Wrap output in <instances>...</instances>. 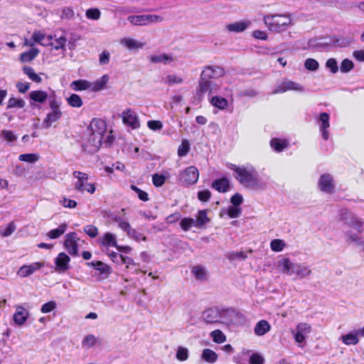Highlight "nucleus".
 Returning <instances> with one entry per match:
<instances>
[{
  "mask_svg": "<svg viewBox=\"0 0 364 364\" xmlns=\"http://www.w3.org/2000/svg\"><path fill=\"white\" fill-rule=\"evenodd\" d=\"M214 85L215 84L211 80L201 78L200 77L198 85L196 90V95L198 102L202 101L204 94L207 92L210 94L212 92Z\"/></svg>",
  "mask_w": 364,
  "mask_h": 364,
  "instance_id": "nucleus-11",
  "label": "nucleus"
},
{
  "mask_svg": "<svg viewBox=\"0 0 364 364\" xmlns=\"http://www.w3.org/2000/svg\"><path fill=\"white\" fill-rule=\"evenodd\" d=\"M218 308H210L203 311L201 318L208 324H219L220 312Z\"/></svg>",
  "mask_w": 364,
  "mask_h": 364,
  "instance_id": "nucleus-13",
  "label": "nucleus"
},
{
  "mask_svg": "<svg viewBox=\"0 0 364 364\" xmlns=\"http://www.w3.org/2000/svg\"><path fill=\"white\" fill-rule=\"evenodd\" d=\"M247 28V23L244 21H238L233 23H230L227 26L229 31L240 33L242 32Z\"/></svg>",
  "mask_w": 364,
  "mask_h": 364,
  "instance_id": "nucleus-39",
  "label": "nucleus"
},
{
  "mask_svg": "<svg viewBox=\"0 0 364 364\" xmlns=\"http://www.w3.org/2000/svg\"><path fill=\"white\" fill-rule=\"evenodd\" d=\"M232 311V309H220L219 324H223L228 326Z\"/></svg>",
  "mask_w": 364,
  "mask_h": 364,
  "instance_id": "nucleus-35",
  "label": "nucleus"
},
{
  "mask_svg": "<svg viewBox=\"0 0 364 364\" xmlns=\"http://www.w3.org/2000/svg\"><path fill=\"white\" fill-rule=\"evenodd\" d=\"M100 240V244L105 247H117L116 235L111 232L105 233Z\"/></svg>",
  "mask_w": 364,
  "mask_h": 364,
  "instance_id": "nucleus-28",
  "label": "nucleus"
},
{
  "mask_svg": "<svg viewBox=\"0 0 364 364\" xmlns=\"http://www.w3.org/2000/svg\"><path fill=\"white\" fill-rule=\"evenodd\" d=\"M39 54V50L36 48H32L28 51L21 53L19 60L21 63H30L33 61Z\"/></svg>",
  "mask_w": 364,
  "mask_h": 364,
  "instance_id": "nucleus-27",
  "label": "nucleus"
},
{
  "mask_svg": "<svg viewBox=\"0 0 364 364\" xmlns=\"http://www.w3.org/2000/svg\"><path fill=\"white\" fill-rule=\"evenodd\" d=\"M250 364H264V358L259 353H252L250 357Z\"/></svg>",
  "mask_w": 364,
  "mask_h": 364,
  "instance_id": "nucleus-61",
  "label": "nucleus"
},
{
  "mask_svg": "<svg viewBox=\"0 0 364 364\" xmlns=\"http://www.w3.org/2000/svg\"><path fill=\"white\" fill-rule=\"evenodd\" d=\"M57 306L56 302L51 301L44 304L41 309V311L43 314H47L54 310Z\"/></svg>",
  "mask_w": 364,
  "mask_h": 364,
  "instance_id": "nucleus-63",
  "label": "nucleus"
},
{
  "mask_svg": "<svg viewBox=\"0 0 364 364\" xmlns=\"http://www.w3.org/2000/svg\"><path fill=\"white\" fill-rule=\"evenodd\" d=\"M29 97L31 100L42 104L48 99V93L43 90H33L30 92Z\"/></svg>",
  "mask_w": 364,
  "mask_h": 364,
  "instance_id": "nucleus-31",
  "label": "nucleus"
},
{
  "mask_svg": "<svg viewBox=\"0 0 364 364\" xmlns=\"http://www.w3.org/2000/svg\"><path fill=\"white\" fill-rule=\"evenodd\" d=\"M122 122L124 125L130 127L132 129L140 127V122L137 114L134 110L127 108L121 114Z\"/></svg>",
  "mask_w": 364,
  "mask_h": 364,
  "instance_id": "nucleus-8",
  "label": "nucleus"
},
{
  "mask_svg": "<svg viewBox=\"0 0 364 364\" xmlns=\"http://www.w3.org/2000/svg\"><path fill=\"white\" fill-rule=\"evenodd\" d=\"M70 87L75 91H83L86 90H90V82L86 80H77L73 81Z\"/></svg>",
  "mask_w": 364,
  "mask_h": 364,
  "instance_id": "nucleus-32",
  "label": "nucleus"
},
{
  "mask_svg": "<svg viewBox=\"0 0 364 364\" xmlns=\"http://www.w3.org/2000/svg\"><path fill=\"white\" fill-rule=\"evenodd\" d=\"M230 186V181L226 177H223L213 181L211 187L220 193H226Z\"/></svg>",
  "mask_w": 364,
  "mask_h": 364,
  "instance_id": "nucleus-21",
  "label": "nucleus"
},
{
  "mask_svg": "<svg viewBox=\"0 0 364 364\" xmlns=\"http://www.w3.org/2000/svg\"><path fill=\"white\" fill-rule=\"evenodd\" d=\"M87 265L92 267L95 270L98 271L102 276V279L108 277L111 273V267L101 261H92L87 262Z\"/></svg>",
  "mask_w": 364,
  "mask_h": 364,
  "instance_id": "nucleus-15",
  "label": "nucleus"
},
{
  "mask_svg": "<svg viewBox=\"0 0 364 364\" xmlns=\"http://www.w3.org/2000/svg\"><path fill=\"white\" fill-rule=\"evenodd\" d=\"M227 258L231 261L236 259L243 260L247 258V255L243 251L231 252L228 254Z\"/></svg>",
  "mask_w": 364,
  "mask_h": 364,
  "instance_id": "nucleus-50",
  "label": "nucleus"
},
{
  "mask_svg": "<svg viewBox=\"0 0 364 364\" xmlns=\"http://www.w3.org/2000/svg\"><path fill=\"white\" fill-rule=\"evenodd\" d=\"M89 141L95 148H99L107 131V124L101 119H92L89 126Z\"/></svg>",
  "mask_w": 364,
  "mask_h": 364,
  "instance_id": "nucleus-3",
  "label": "nucleus"
},
{
  "mask_svg": "<svg viewBox=\"0 0 364 364\" xmlns=\"http://www.w3.org/2000/svg\"><path fill=\"white\" fill-rule=\"evenodd\" d=\"M304 66L309 70L315 71L318 69L319 64L315 59L308 58L305 60Z\"/></svg>",
  "mask_w": 364,
  "mask_h": 364,
  "instance_id": "nucleus-55",
  "label": "nucleus"
},
{
  "mask_svg": "<svg viewBox=\"0 0 364 364\" xmlns=\"http://www.w3.org/2000/svg\"><path fill=\"white\" fill-rule=\"evenodd\" d=\"M61 102L56 98H50L49 100V107L50 111L46 114L43 119V124L44 127L49 128L53 123L58 122L63 116L60 109Z\"/></svg>",
  "mask_w": 364,
  "mask_h": 364,
  "instance_id": "nucleus-5",
  "label": "nucleus"
},
{
  "mask_svg": "<svg viewBox=\"0 0 364 364\" xmlns=\"http://www.w3.org/2000/svg\"><path fill=\"white\" fill-rule=\"evenodd\" d=\"M341 220L344 222V225L352 227L360 233L363 232V223L360 219L357 218L353 213L348 210H342L340 213Z\"/></svg>",
  "mask_w": 364,
  "mask_h": 364,
  "instance_id": "nucleus-6",
  "label": "nucleus"
},
{
  "mask_svg": "<svg viewBox=\"0 0 364 364\" xmlns=\"http://www.w3.org/2000/svg\"><path fill=\"white\" fill-rule=\"evenodd\" d=\"M285 245V242L280 239H274L270 243V247L274 252H281Z\"/></svg>",
  "mask_w": 364,
  "mask_h": 364,
  "instance_id": "nucleus-48",
  "label": "nucleus"
},
{
  "mask_svg": "<svg viewBox=\"0 0 364 364\" xmlns=\"http://www.w3.org/2000/svg\"><path fill=\"white\" fill-rule=\"evenodd\" d=\"M311 331V326L307 323H299L297 324L296 329L291 331L294 340L299 344L305 343V340Z\"/></svg>",
  "mask_w": 364,
  "mask_h": 364,
  "instance_id": "nucleus-9",
  "label": "nucleus"
},
{
  "mask_svg": "<svg viewBox=\"0 0 364 364\" xmlns=\"http://www.w3.org/2000/svg\"><path fill=\"white\" fill-rule=\"evenodd\" d=\"M269 144L276 152H282L289 146V141L287 139L274 137L270 140Z\"/></svg>",
  "mask_w": 364,
  "mask_h": 364,
  "instance_id": "nucleus-19",
  "label": "nucleus"
},
{
  "mask_svg": "<svg viewBox=\"0 0 364 364\" xmlns=\"http://www.w3.org/2000/svg\"><path fill=\"white\" fill-rule=\"evenodd\" d=\"M199 177V172L196 167L189 166L180 174V181L185 186L195 184Z\"/></svg>",
  "mask_w": 364,
  "mask_h": 364,
  "instance_id": "nucleus-7",
  "label": "nucleus"
},
{
  "mask_svg": "<svg viewBox=\"0 0 364 364\" xmlns=\"http://www.w3.org/2000/svg\"><path fill=\"white\" fill-rule=\"evenodd\" d=\"M263 20L268 29L274 33L284 31L291 25V19L289 15H264Z\"/></svg>",
  "mask_w": 364,
  "mask_h": 364,
  "instance_id": "nucleus-2",
  "label": "nucleus"
},
{
  "mask_svg": "<svg viewBox=\"0 0 364 364\" xmlns=\"http://www.w3.org/2000/svg\"><path fill=\"white\" fill-rule=\"evenodd\" d=\"M149 60L151 63H162L164 64H167L168 63H171L173 60L172 57L167 54H163L159 55H151L149 57Z\"/></svg>",
  "mask_w": 364,
  "mask_h": 364,
  "instance_id": "nucleus-42",
  "label": "nucleus"
},
{
  "mask_svg": "<svg viewBox=\"0 0 364 364\" xmlns=\"http://www.w3.org/2000/svg\"><path fill=\"white\" fill-rule=\"evenodd\" d=\"M228 166L233 171V176L244 187L252 190H262L267 186V182L261 178L256 168L251 166H237L228 164Z\"/></svg>",
  "mask_w": 364,
  "mask_h": 364,
  "instance_id": "nucleus-1",
  "label": "nucleus"
},
{
  "mask_svg": "<svg viewBox=\"0 0 364 364\" xmlns=\"http://www.w3.org/2000/svg\"><path fill=\"white\" fill-rule=\"evenodd\" d=\"M201 358L207 363H213L218 360V355L214 350L205 348L202 352Z\"/></svg>",
  "mask_w": 364,
  "mask_h": 364,
  "instance_id": "nucleus-36",
  "label": "nucleus"
},
{
  "mask_svg": "<svg viewBox=\"0 0 364 364\" xmlns=\"http://www.w3.org/2000/svg\"><path fill=\"white\" fill-rule=\"evenodd\" d=\"M211 192L209 190H203L198 192V198L201 202H207L211 197Z\"/></svg>",
  "mask_w": 364,
  "mask_h": 364,
  "instance_id": "nucleus-62",
  "label": "nucleus"
},
{
  "mask_svg": "<svg viewBox=\"0 0 364 364\" xmlns=\"http://www.w3.org/2000/svg\"><path fill=\"white\" fill-rule=\"evenodd\" d=\"M114 221L118 223L119 227L123 231L126 232L127 235L129 232H130V230L132 228L128 222L122 220L119 217H116L114 218Z\"/></svg>",
  "mask_w": 364,
  "mask_h": 364,
  "instance_id": "nucleus-57",
  "label": "nucleus"
},
{
  "mask_svg": "<svg viewBox=\"0 0 364 364\" xmlns=\"http://www.w3.org/2000/svg\"><path fill=\"white\" fill-rule=\"evenodd\" d=\"M127 235L129 237H131L138 242L140 240H143V241L146 240V236H144L142 233L138 232L136 230H135L134 228L131 229L130 232H129Z\"/></svg>",
  "mask_w": 364,
  "mask_h": 364,
  "instance_id": "nucleus-59",
  "label": "nucleus"
},
{
  "mask_svg": "<svg viewBox=\"0 0 364 364\" xmlns=\"http://www.w3.org/2000/svg\"><path fill=\"white\" fill-rule=\"evenodd\" d=\"M176 358L180 361H185L188 358V350L187 348L178 346L176 350Z\"/></svg>",
  "mask_w": 364,
  "mask_h": 364,
  "instance_id": "nucleus-47",
  "label": "nucleus"
},
{
  "mask_svg": "<svg viewBox=\"0 0 364 364\" xmlns=\"http://www.w3.org/2000/svg\"><path fill=\"white\" fill-rule=\"evenodd\" d=\"M43 267L44 263L38 262H33L28 265H23L18 269L17 274L21 277H26Z\"/></svg>",
  "mask_w": 364,
  "mask_h": 364,
  "instance_id": "nucleus-14",
  "label": "nucleus"
},
{
  "mask_svg": "<svg viewBox=\"0 0 364 364\" xmlns=\"http://www.w3.org/2000/svg\"><path fill=\"white\" fill-rule=\"evenodd\" d=\"M354 68V64L352 60L346 58L341 64L340 70L342 73H348Z\"/></svg>",
  "mask_w": 364,
  "mask_h": 364,
  "instance_id": "nucleus-51",
  "label": "nucleus"
},
{
  "mask_svg": "<svg viewBox=\"0 0 364 364\" xmlns=\"http://www.w3.org/2000/svg\"><path fill=\"white\" fill-rule=\"evenodd\" d=\"M68 104L72 107L79 108L82 106V100L80 95L73 93L67 98Z\"/></svg>",
  "mask_w": 364,
  "mask_h": 364,
  "instance_id": "nucleus-40",
  "label": "nucleus"
},
{
  "mask_svg": "<svg viewBox=\"0 0 364 364\" xmlns=\"http://www.w3.org/2000/svg\"><path fill=\"white\" fill-rule=\"evenodd\" d=\"M64 246L71 255H77L78 245L77 243V234L75 232H69L65 235Z\"/></svg>",
  "mask_w": 364,
  "mask_h": 364,
  "instance_id": "nucleus-12",
  "label": "nucleus"
},
{
  "mask_svg": "<svg viewBox=\"0 0 364 364\" xmlns=\"http://www.w3.org/2000/svg\"><path fill=\"white\" fill-rule=\"evenodd\" d=\"M210 218L207 216V210H200L198 212L196 220H195V227L198 228L204 226L210 222Z\"/></svg>",
  "mask_w": 364,
  "mask_h": 364,
  "instance_id": "nucleus-30",
  "label": "nucleus"
},
{
  "mask_svg": "<svg viewBox=\"0 0 364 364\" xmlns=\"http://www.w3.org/2000/svg\"><path fill=\"white\" fill-rule=\"evenodd\" d=\"M271 330V325L266 320L259 321L255 328L254 333L258 336H262L268 333Z\"/></svg>",
  "mask_w": 364,
  "mask_h": 364,
  "instance_id": "nucleus-25",
  "label": "nucleus"
},
{
  "mask_svg": "<svg viewBox=\"0 0 364 364\" xmlns=\"http://www.w3.org/2000/svg\"><path fill=\"white\" fill-rule=\"evenodd\" d=\"M100 340L92 334L87 335L82 341V346L84 348H90L95 345L100 343Z\"/></svg>",
  "mask_w": 364,
  "mask_h": 364,
  "instance_id": "nucleus-33",
  "label": "nucleus"
},
{
  "mask_svg": "<svg viewBox=\"0 0 364 364\" xmlns=\"http://www.w3.org/2000/svg\"><path fill=\"white\" fill-rule=\"evenodd\" d=\"M190 150L189 141L183 139L178 149V155L180 157L186 156Z\"/></svg>",
  "mask_w": 364,
  "mask_h": 364,
  "instance_id": "nucleus-49",
  "label": "nucleus"
},
{
  "mask_svg": "<svg viewBox=\"0 0 364 364\" xmlns=\"http://www.w3.org/2000/svg\"><path fill=\"white\" fill-rule=\"evenodd\" d=\"M122 43L129 50L138 49L144 46L143 43L132 38H124L122 40Z\"/></svg>",
  "mask_w": 364,
  "mask_h": 364,
  "instance_id": "nucleus-43",
  "label": "nucleus"
},
{
  "mask_svg": "<svg viewBox=\"0 0 364 364\" xmlns=\"http://www.w3.org/2000/svg\"><path fill=\"white\" fill-rule=\"evenodd\" d=\"M84 232L92 238L97 237L98 235L97 228L92 225L85 226Z\"/></svg>",
  "mask_w": 364,
  "mask_h": 364,
  "instance_id": "nucleus-60",
  "label": "nucleus"
},
{
  "mask_svg": "<svg viewBox=\"0 0 364 364\" xmlns=\"http://www.w3.org/2000/svg\"><path fill=\"white\" fill-rule=\"evenodd\" d=\"M289 90H303V87L299 84L294 82L293 81H284L281 85H279L277 90H275V93H282Z\"/></svg>",
  "mask_w": 364,
  "mask_h": 364,
  "instance_id": "nucleus-20",
  "label": "nucleus"
},
{
  "mask_svg": "<svg viewBox=\"0 0 364 364\" xmlns=\"http://www.w3.org/2000/svg\"><path fill=\"white\" fill-rule=\"evenodd\" d=\"M23 72L25 75H26L31 80L36 83H40L42 80L41 77L36 74L32 67L30 66H24L23 68Z\"/></svg>",
  "mask_w": 364,
  "mask_h": 364,
  "instance_id": "nucleus-41",
  "label": "nucleus"
},
{
  "mask_svg": "<svg viewBox=\"0 0 364 364\" xmlns=\"http://www.w3.org/2000/svg\"><path fill=\"white\" fill-rule=\"evenodd\" d=\"M210 104L220 110L225 109L228 106V100L220 96H214L210 100Z\"/></svg>",
  "mask_w": 364,
  "mask_h": 364,
  "instance_id": "nucleus-34",
  "label": "nucleus"
},
{
  "mask_svg": "<svg viewBox=\"0 0 364 364\" xmlns=\"http://www.w3.org/2000/svg\"><path fill=\"white\" fill-rule=\"evenodd\" d=\"M329 114L326 112H323L320 114V121L321 124L320 126V132L322 138L326 141L329 139V133L328 129L330 127Z\"/></svg>",
  "mask_w": 364,
  "mask_h": 364,
  "instance_id": "nucleus-18",
  "label": "nucleus"
},
{
  "mask_svg": "<svg viewBox=\"0 0 364 364\" xmlns=\"http://www.w3.org/2000/svg\"><path fill=\"white\" fill-rule=\"evenodd\" d=\"M343 342L346 345H355L358 343L357 333H349L341 337Z\"/></svg>",
  "mask_w": 364,
  "mask_h": 364,
  "instance_id": "nucleus-46",
  "label": "nucleus"
},
{
  "mask_svg": "<svg viewBox=\"0 0 364 364\" xmlns=\"http://www.w3.org/2000/svg\"><path fill=\"white\" fill-rule=\"evenodd\" d=\"M25 106V102L23 99H18L15 97H11L7 103V109H12V108H23Z\"/></svg>",
  "mask_w": 364,
  "mask_h": 364,
  "instance_id": "nucleus-45",
  "label": "nucleus"
},
{
  "mask_svg": "<svg viewBox=\"0 0 364 364\" xmlns=\"http://www.w3.org/2000/svg\"><path fill=\"white\" fill-rule=\"evenodd\" d=\"M108 80V76L105 75L95 82H90V90L92 92H98L103 90L106 87Z\"/></svg>",
  "mask_w": 364,
  "mask_h": 364,
  "instance_id": "nucleus-29",
  "label": "nucleus"
},
{
  "mask_svg": "<svg viewBox=\"0 0 364 364\" xmlns=\"http://www.w3.org/2000/svg\"><path fill=\"white\" fill-rule=\"evenodd\" d=\"M130 188L132 191H134L137 194L138 198L141 200H142L144 202L149 200V196L146 192L141 190L140 188L136 187L135 185H131Z\"/></svg>",
  "mask_w": 364,
  "mask_h": 364,
  "instance_id": "nucleus-56",
  "label": "nucleus"
},
{
  "mask_svg": "<svg viewBox=\"0 0 364 364\" xmlns=\"http://www.w3.org/2000/svg\"><path fill=\"white\" fill-rule=\"evenodd\" d=\"M66 42L67 38H65V36H62L56 38L54 42L51 43V45L55 50L64 49L65 47Z\"/></svg>",
  "mask_w": 364,
  "mask_h": 364,
  "instance_id": "nucleus-53",
  "label": "nucleus"
},
{
  "mask_svg": "<svg viewBox=\"0 0 364 364\" xmlns=\"http://www.w3.org/2000/svg\"><path fill=\"white\" fill-rule=\"evenodd\" d=\"M180 225L184 231H188L192 226H195V220L191 218H184L181 220Z\"/></svg>",
  "mask_w": 364,
  "mask_h": 364,
  "instance_id": "nucleus-52",
  "label": "nucleus"
},
{
  "mask_svg": "<svg viewBox=\"0 0 364 364\" xmlns=\"http://www.w3.org/2000/svg\"><path fill=\"white\" fill-rule=\"evenodd\" d=\"M70 258L64 252L58 254L55 259V264L56 265V270L58 272H65L69 269V262Z\"/></svg>",
  "mask_w": 364,
  "mask_h": 364,
  "instance_id": "nucleus-16",
  "label": "nucleus"
},
{
  "mask_svg": "<svg viewBox=\"0 0 364 364\" xmlns=\"http://www.w3.org/2000/svg\"><path fill=\"white\" fill-rule=\"evenodd\" d=\"M246 323L245 315L233 309L228 326H241Z\"/></svg>",
  "mask_w": 364,
  "mask_h": 364,
  "instance_id": "nucleus-24",
  "label": "nucleus"
},
{
  "mask_svg": "<svg viewBox=\"0 0 364 364\" xmlns=\"http://www.w3.org/2000/svg\"><path fill=\"white\" fill-rule=\"evenodd\" d=\"M86 16L89 19L97 20L100 17V11L98 9H90L86 11Z\"/></svg>",
  "mask_w": 364,
  "mask_h": 364,
  "instance_id": "nucleus-64",
  "label": "nucleus"
},
{
  "mask_svg": "<svg viewBox=\"0 0 364 364\" xmlns=\"http://www.w3.org/2000/svg\"><path fill=\"white\" fill-rule=\"evenodd\" d=\"M210 336L213 342L220 344L226 341L227 337L225 333L220 329H216L210 332Z\"/></svg>",
  "mask_w": 364,
  "mask_h": 364,
  "instance_id": "nucleus-38",
  "label": "nucleus"
},
{
  "mask_svg": "<svg viewBox=\"0 0 364 364\" xmlns=\"http://www.w3.org/2000/svg\"><path fill=\"white\" fill-rule=\"evenodd\" d=\"M28 316V311L23 307L18 306L14 315V320L16 324L22 325L26 321Z\"/></svg>",
  "mask_w": 364,
  "mask_h": 364,
  "instance_id": "nucleus-26",
  "label": "nucleus"
},
{
  "mask_svg": "<svg viewBox=\"0 0 364 364\" xmlns=\"http://www.w3.org/2000/svg\"><path fill=\"white\" fill-rule=\"evenodd\" d=\"M335 181L329 173L322 174L318 181V187L321 192L331 194L335 191Z\"/></svg>",
  "mask_w": 364,
  "mask_h": 364,
  "instance_id": "nucleus-10",
  "label": "nucleus"
},
{
  "mask_svg": "<svg viewBox=\"0 0 364 364\" xmlns=\"http://www.w3.org/2000/svg\"><path fill=\"white\" fill-rule=\"evenodd\" d=\"M343 230L347 243H354L360 250L364 251V240L360 237L357 233H352L344 229Z\"/></svg>",
  "mask_w": 364,
  "mask_h": 364,
  "instance_id": "nucleus-17",
  "label": "nucleus"
},
{
  "mask_svg": "<svg viewBox=\"0 0 364 364\" xmlns=\"http://www.w3.org/2000/svg\"><path fill=\"white\" fill-rule=\"evenodd\" d=\"M73 176L77 179L75 183L74 188L76 191L83 192L84 186L88 180V175L85 173L75 171L73 173Z\"/></svg>",
  "mask_w": 364,
  "mask_h": 364,
  "instance_id": "nucleus-22",
  "label": "nucleus"
},
{
  "mask_svg": "<svg viewBox=\"0 0 364 364\" xmlns=\"http://www.w3.org/2000/svg\"><path fill=\"white\" fill-rule=\"evenodd\" d=\"M192 273L198 280H205L207 277L205 269L200 265L195 266L192 268Z\"/></svg>",
  "mask_w": 364,
  "mask_h": 364,
  "instance_id": "nucleus-44",
  "label": "nucleus"
},
{
  "mask_svg": "<svg viewBox=\"0 0 364 364\" xmlns=\"http://www.w3.org/2000/svg\"><path fill=\"white\" fill-rule=\"evenodd\" d=\"M219 71L220 74H223V69L220 67L215 66H205L200 74L201 78H205L208 80L215 77V73Z\"/></svg>",
  "mask_w": 364,
  "mask_h": 364,
  "instance_id": "nucleus-23",
  "label": "nucleus"
},
{
  "mask_svg": "<svg viewBox=\"0 0 364 364\" xmlns=\"http://www.w3.org/2000/svg\"><path fill=\"white\" fill-rule=\"evenodd\" d=\"M67 224L66 223H62L59 225V227L56 229H53L50 230L47 233V236L50 237V239H56L60 237L62 235L65 233L67 229Z\"/></svg>",
  "mask_w": 364,
  "mask_h": 364,
  "instance_id": "nucleus-37",
  "label": "nucleus"
},
{
  "mask_svg": "<svg viewBox=\"0 0 364 364\" xmlns=\"http://www.w3.org/2000/svg\"><path fill=\"white\" fill-rule=\"evenodd\" d=\"M183 82V79L176 75H168L166 77V83L168 85H173L175 84H181Z\"/></svg>",
  "mask_w": 364,
  "mask_h": 364,
  "instance_id": "nucleus-58",
  "label": "nucleus"
},
{
  "mask_svg": "<svg viewBox=\"0 0 364 364\" xmlns=\"http://www.w3.org/2000/svg\"><path fill=\"white\" fill-rule=\"evenodd\" d=\"M128 20L133 25H136V26L146 25L144 15L129 16Z\"/></svg>",
  "mask_w": 364,
  "mask_h": 364,
  "instance_id": "nucleus-54",
  "label": "nucleus"
},
{
  "mask_svg": "<svg viewBox=\"0 0 364 364\" xmlns=\"http://www.w3.org/2000/svg\"><path fill=\"white\" fill-rule=\"evenodd\" d=\"M278 266L282 267L284 273L288 275L295 274L299 279L306 277L311 273V270L309 267L293 263L289 258L282 259L279 262Z\"/></svg>",
  "mask_w": 364,
  "mask_h": 364,
  "instance_id": "nucleus-4",
  "label": "nucleus"
}]
</instances>
